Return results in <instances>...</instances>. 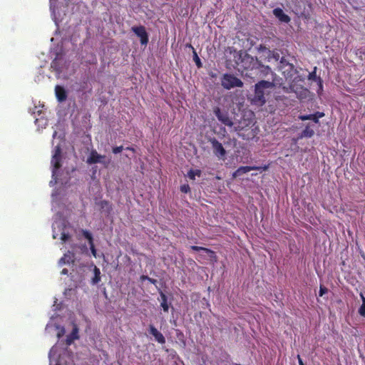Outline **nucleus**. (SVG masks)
I'll return each mask as SVG.
<instances>
[{
	"label": "nucleus",
	"instance_id": "nucleus-1",
	"mask_svg": "<svg viewBox=\"0 0 365 365\" xmlns=\"http://www.w3.org/2000/svg\"><path fill=\"white\" fill-rule=\"evenodd\" d=\"M239 65L245 71H256V73H262L264 75H267L271 73L274 76L271 68L268 66L262 65L257 58H254L248 53H245L241 57L240 63Z\"/></svg>",
	"mask_w": 365,
	"mask_h": 365
},
{
	"label": "nucleus",
	"instance_id": "nucleus-2",
	"mask_svg": "<svg viewBox=\"0 0 365 365\" xmlns=\"http://www.w3.org/2000/svg\"><path fill=\"white\" fill-rule=\"evenodd\" d=\"M282 89L286 93H294L297 98L299 99H304L307 98L309 93L308 89L304 88L302 85H297L295 79L292 81L288 87L283 86Z\"/></svg>",
	"mask_w": 365,
	"mask_h": 365
},
{
	"label": "nucleus",
	"instance_id": "nucleus-3",
	"mask_svg": "<svg viewBox=\"0 0 365 365\" xmlns=\"http://www.w3.org/2000/svg\"><path fill=\"white\" fill-rule=\"evenodd\" d=\"M222 86L227 90L235 87H242V81L235 76L233 74L225 73L223 75L221 81Z\"/></svg>",
	"mask_w": 365,
	"mask_h": 365
},
{
	"label": "nucleus",
	"instance_id": "nucleus-4",
	"mask_svg": "<svg viewBox=\"0 0 365 365\" xmlns=\"http://www.w3.org/2000/svg\"><path fill=\"white\" fill-rule=\"evenodd\" d=\"M209 142L211 144L212 152L218 159L224 160L226 156V150L224 148L222 143L219 142L215 138H210Z\"/></svg>",
	"mask_w": 365,
	"mask_h": 365
},
{
	"label": "nucleus",
	"instance_id": "nucleus-5",
	"mask_svg": "<svg viewBox=\"0 0 365 365\" xmlns=\"http://www.w3.org/2000/svg\"><path fill=\"white\" fill-rule=\"evenodd\" d=\"M281 68L286 79H292L298 71L292 63L287 62L283 59L281 61Z\"/></svg>",
	"mask_w": 365,
	"mask_h": 365
},
{
	"label": "nucleus",
	"instance_id": "nucleus-6",
	"mask_svg": "<svg viewBox=\"0 0 365 365\" xmlns=\"http://www.w3.org/2000/svg\"><path fill=\"white\" fill-rule=\"evenodd\" d=\"M282 84V78H277L276 77L273 78L272 81L270 82L269 81H260L257 83L255 84L256 90L259 89H267L271 88L274 86L280 87Z\"/></svg>",
	"mask_w": 365,
	"mask_h": 365
},
{
	"label": "nucleus",
	"instance_id": "nucleus-7",
	"mask_svg": "<svg viewBox=\"0 0 365 365\" xmlns=\"http://www.w3.org/2000/svg\"><path fill=\"white\" fill-rule=\"evenodd\" d=\"M213 112L218 120L222 123L230 127L232 126L233 122L230 118L227 112H222L219 107H215Z\"/></svg>",
	"mask_w": 365,
	"mask_h": 365
},
{
	"label": "nucleus",
	"instance_id": "nucleus-8",
	"mask_svg": "<svg viewBox=\"0 0 365 365\" xmlns=\"http://www.w3.org/2000/svg\"><path fill=\"white\" fill-rule=\"evenodd\" d=\"M61 150L59 146H57L55 150V153L52 156L51 164L53 166V176L56 175V173L61 167Z\"/></svg>",
	"mask_w": 365,
	"mask_h": 365
},
{
	"label": "nucleus",
	"instance_id": "nucleus-9",
	"mask_svg": "<svg viewBox=\"0 0 365 365\" xmlns=\"http://www.w3.org/2000/svg\"><path fill=\"white\" fill-rule=\"evenodd\" d=\"M131 29L140 38L142 45H146L148 43V35L143 26H133Z\"/></svg>",
	"mask_w": 365,
	"mask_h": 365
},
{
	"label": "nucleus",
	"instance_id": "nucleus-10",
	"mask_svg": "<svg viewBox=\"0 0 365 365\" xmlns=\"http://www.w3.org/2000/svg\"><path fill=\"white\" fill-rule=\"evenodd\" d=\"M105 155H101L97 153L96 150H93L91 152L90 156L87 159V163L88 164H95V163H104L103 159H105Z\"/></svg>",
	"mask_w": 365,
	"mask_h": 365
},
{
	"label": "nucleus",
	"instance_id": "nucleus-11",
	"mask_svg": "<svg viewBox=\"0 0 365 365\" xmlns=\"http://www.w3.org/2000/svg\"><path fill=\"white\" fill-rule=\"evenodd\" d=\"M190 249L195 252L203 251L204 252L207 254V255L209 256V257L211 259H212L214 261H217V255H216L215 252L210 249L203 247L196 246V245L190 246Z\"/></svg>",
	"mask_w": 365,
	"mask_h": 365
},
{
	"label": "nucleus",
	"instance_id": "nucleus-12",
	"mask_svg": "<svg viewBox=\"0 0 365 365\" xmlns=\"http://www.w3.org/2000/svg\"><path fill=\"white\" fill-rule=\"evenodd\" d=\"M149 331L159 344H163L165 343V339L163 334L160 332L153 325L150 324L149 326Z\"/></svg>",
	"mask_w": 365,
	"mask_h": 365
},
{
	"label": "nucleus",
	"instance_id": "nucleus-13",
	"mask_svg": "<svg viewBox=\"0 0 365 365\" xmlns=\"http://www.w3.org/2000/svg\"><path fill=\"white\" fill-rule=\"evenodd\" d=\"M259 169V168L256 166H241L233 173L232 176L237 178L250 171L258 170Z\"/></svg>",
	"mask_w": 365,
	"mask_h": 365
},
{
	"label": "nucleus",
	"instance_id": "nucleus-14",
	"mask_svg": "<svg viewBox=\"0 0 365 365\" xmlns=\"http://www.w3.org/2000/svg\"><path fill=\"white\" fill-rule=\"evenodd\" d=\"M273 14L282 22L289 23L291 21L290 17L281 8L274 9Z\"/></svg>",
	"mask_w": 365,
	"mask_h": 365
},
{
	"label": "nucleus",
	"instance_id": "nucleus-15",
	"mask_svg": "<svg viewBox=\"0 0 365 365\" xmlns=\"http://www.w3.org/2000/svg\"><path fill=\"white\" fill-rule=\"evenodd\" d=\"M324 115V113L316 112L314 114L299 115V118L302 120H312L315 123H319V119Z\"/></svg>",
	"mask_w": 365,
	"mask_h": 365
},
{
	"label": "nucleus",
	"instance_id": "nucleus-16",
	"mask_svg": "<svg viewBox=\"0 0 365 365\" xmlns=\"http://www.w3.org/2000/svg\"><path fill=\"white\" fill-rule=\"evenodd\" d=\"M55 93L56 98L59 102H63L67 98V93L63 86L58 85L56 86L55 87Z\"/></svg>",
	"mask_w": 365,
	"mask_h": 365
},
{
	"label": "nucleus",
	"instance_id": "nucleus-17",
	"mask_svg": "<svg viewBox=\"0 0 365 365\" xmlns=\"http://www.w3.org/2000/svg\"><path fill=\"white\" fill-rule=\"evenodd\" d=\"M78 329L77 327H74L71 333L67 336L66 343L68 346L71 345L75 339H78Z\"/></svg>",
	"mask_w": 365,
	"mask_h": 365
},
{
	"label": "nucleus",
	"instance_id": "nucleus-18",
	"mask_svg": "<svg viewBox=\"0 0 365 365\" xmlns=\"http://www.w3.org/2000/svg\"><path fill=\"white\" fill-rule=\"evenodd\" d=\"M98 205L100 209L106 212L107 214H110L113 210L112 205L108 200H101L98 202Z\"/></svg>",
	"mask_w": 365,
	"mask_h": 365
},
{
	"label": "nucleus",
	"instance_id": "nucleus-19",
	"mask_svg": "<svg viewBox=\"0 0 365 365\" xmlns=\"http://www.w3.org/2000/svg\"><path fill=\"white\" fill-rule=\"evenodd\" d=\"M73 257H74V255L72 252L68 251V253L64 254V255L60 259L59 264H69L71 262H73Z\"/></svg>",
	"mask_w": 365,
	"mask_h": 365
},
{
	"label": "nucleus",
	"instance_id": "nucleus-20",
	"mask_svg": "<svg viewBox=\"0 0 365 365\" xmlns=\"http://www.w3.org/2000/svg\"><path fill=\"white\" fill-rule=\"evenodd\" d=\"M308 79L310 80V81H317V83H319V86L321 88L322 87V78L320 77H317V67H314V70L309 73Z\"/></svg>",
	"mask_w": 365,
	"mask_h": 365
},
{
	"label": "nucleus",
	"instance_id": "nucleus-21",
	"mask_svg": "<svg viewBox=\"0 0 365 365\" xmlns=\"http://www.w3.org/2000/svg\"><path fill=\"white\" fill-rule=\"evenodd\" d=\"M160 295L161 297L160 306L162 307V308L165 312H168V309H169V305L168 303V297L165 295V294L163 293L162 291L160 292Z\"/></svg>",
	"mask_w": 365,
	"mask_h": 365
},
{
	"label": "nucleus",
	"instance_id": "nucleus-22",
	"mask_svg": "<svg viewBox=\"0 0 365 365\" xmlns=\"http://www.w3.org/2000/svg\"><path fill=\"white\" fill-rule=\"evenodd\" d=\"M93 274L94 276L91 279V283L93 284H97L101 281V271L96 266H94Z\"/></svg>",
	"mask_w": 365,
	"mask_h": 365
},
{
	"label": "nucleus",
	"instance_id": "nucleus-23",
	"mask_svg": "<svg viewBox=\"0 0 365 365\" xmlns=\"http://www.w3.org/2000/svg\"><path fill=\"white\" fill-rule=\"evenodd\" d=\"M314 135V131L309 125L302 130L300 138H311Z\"/></svg>",
	"mask_w": 365,
	"mask_h": 365
},
{
	"label": "nucleus",
	"instance_id": "nucleus-24",
	"mask_svg": "<svg viewBox=\"0 0 365 365\" xmlns=\"http://www.w3.org/2000/svg\"><path fill=\"white\" fill-rule=\"evenodd\" d=\"M188 46L190 48H191L192 49V52H193V61H195L197 67L198 68H202V63L201 62V60L200 58H199V56H197V53L195 51V49L194 48V47L191 45V44H189Z\"/></svg>",
	"mask_w": 365,
	"mask_h": 365
},
{
	"label": "nucleus",
	"instance_id": "nucleus-25",
	"mask_svg": "<svg viewBox=\"0 0 365 365\" xmlns=\"http://www.w3.org/2000/svg\"><path fill=\"white\" fill-rule=\"evenodd\" d=\"M202 174V172L200 170H190L187 173V177L190 179L194 180L195 179V176L200 177Z\"/></svg>",
	"mask_w": 365,
	"mask_h": 365
},
{
	"label": "nucleus",
	"instance_id": "nucleus-26",
	"mask_svg": "<svg viewBox=\"0 0 365 365\" xmlns=\"http://www.w3.org/2000/svg\"><path fill=\"white\" fill-rule=\"evenodd\" d=\"M360 297L362 301V304L359 309V314L362 317H365V297L364 296L363 293L360 294Z\"/></svg>",
	"mask_w": 365,
	"mask_h": 365
},
{
	"label": "nucleus",
	"instance_id": "nucleus-27",
	"mask_svg": "<svg viewBox=\"0 0 365 365\" xmlns=\"http://www.w3.org/2000/svg\"><path fill=\"white\" fill-rule=\"evenodd\" d=\"M83 235L88 240L89 245L93 243V239L91 233H90L88 230H83Z\"/></svg>",
	"mask_w": 365,
	"mask_h": 365
},
{
	"label": "nucleus",
	"instance_id": "nucleus-28",
	"mask_svg": "<svg viewBox=\"0 0 365 365\" xmlns=\"http://www.w3.org/2000/svg\"><path fill=\"white\" fill-rule=\"evenodd\" d=\"M255 95L258 98L259 100H262V98H264V89L256 90V88H255Z\"/></svg>",
	"mask_w": 365,
	"mask_h": 365
},
{
	"label": "nucleus",
	"instance_id": "nucleus-29",
	"mask_svg": "<svg viewBox=\"0 0 365 365\" xmlns=\"http://www.w3.org/2000/svg\"><path fill=\"white\" fill-rule=\"evenodd\" d=\"M123 150V145H120V146L113 147L112 149V152L114 154H118V153H120Z\"/></svg>",
	"mask_w": 365,
	"mask_h": 365
},
{
	"label": "nucleus",
	"instance_id": "nucleus-30",
	"mask_svg": "<svg viewBox=\"0 0 365 365\" xmlns=\"http://www.w3.org/2000/svg\"><path fill=\"white\" fill-rule=\"evenodd\" d=\"M190 190V186L188 185H183L180 186V190L184 193L188 192Z\"/></svg>",
	"mask_w": 365,
	"mask_h": 365
},
{
	"label": "nucleus",
	"instance_id": "nucleus-31",
	"mask_svg": "<svg viewBox=\"0 0 365 365\" xmlns=\"http://www.w3.org/2000/svg\"><path fill=\"white\" fill-rule=\"evenodd\" d=\"M328 289L324 286H320L319 287V296L322 297L324 294L327 292Z\"/></svg>",
	"mask_w": 365,
	"mask_h": 365
},
{
	"label": "nucleus",
	"instance_id": "nucleus-32",
	"mask_svg": "<svg viewBox=\"0 0 365 365\" xmlns=\"http://www.w3.org/2000/svg\"><path fill=\"white\" fill-rule=\"evenodd\" d=\"M90 245V248H91V253L93 255V256L94 257H97V252H96V250L95 248V245L94 244H91V245Z\"/></svg>",
	"mask_w": 365,
	"mask_h": 365
},
{
	"label": "nucleus",
	"instance_id": "nucleus-33",
	"mask_svg": "<svg viewBox=\"0 0 365 365\" xmlns=\"http://www.w3.org/2000/svg\"><path fill=\"white\" fill-rule=\"evenodd\" d=\"M70 238V235L68 233L63 232L61 234V239L63 242H66Z\"/></svg>",
	"mask_w": 365,
	"mask_h": 365
},
{
	"label": "nucleus",
	"instance_id": "nucleus-34",
	"mask_svg": "<svg viewBox=\"0 0 365 365\" xmlns=\"http://www.w3.org/2000/svg\"><path fill=\"white\" fill-rule=\"evenodd\" d=\"M297 359H298L299 365H304L300 355H297Z\"/></svg>",
	"mask_w": 365,
	"mask_h": 365
},
{
	"label": "nucleus",
	"instance_id": "nucleus-35",
	"mask_svg": "<svg viewBox=\"0 0 365 365\" xmlns=\"http://www.w3.org/2000/svg\"><path fill=\"white\" fill-rule=\"evenodd\" d=\"M150 283L153 284H156L157 283V280L155 279H153V278H150L149 277L148 280Z\"/></svg>",
	"mask_w": 365,
	"mask_h": 365
},
{
	"label": "nucleus",
	"instance_id": "nucleus-36",
	"mask_svg": "<svg viewBox=\"0 0 365 365\" xmlns=\"http://www.w3.org/2000/svg\"><path fill=\"white\" fill-rule=\"evenodd\" d=\"M140 279L141 281L148 280L149 277L147 275H142V276H140Z\"/></svg>",
	"mask_w": 365,
	"mask_h": 365
},
{
	"label": "nucleus",
	"instance_id": "nucleus-37",
	"mask_svg": "<svg viewBox=\"0 0 365 365\" xmlns=\"http://www.w3.org/2000/svg\"><path fill=\"white\" fill-rule=\"evenodd\" d=\"M238 135L240 137H242L243 139H249L250 138V137L246 138L245 135L242 133H239Z\"/></svg>",
	"mask_w": 365,
	"mask_h": 365
},
{
	"label": "nucleus",
	"instance_id": "nucleus-38",
	"mask_svg": "<svg viewBox=\"0 0 365 365\" xmlns=\"http://www.w3.org/2000/svg\"><path fill=\"white\" fill-rule=\"evenodd\" d=\"M125 150H130V151H132V152H133V153H135V150L133 148H132V147H127V148H125Z\"/></svg>",
	"mask_w": 365,
	"mask_h": 365
},
{
	"label": "nucleus",
	"instance_id": "nucleus-39",
	"mask_svg": "<svg viewBox=\"0 0 365 365\" xmlns=\"http://www.w3.org/2000/svg\"><path fill=\"white\" fill-rule=\"evenodd\" d=\"M61 274H68V269H63L61 271Z\"/></svg>",
	"mask_w": 365,
	"mask_h": 365
}]
</instances>
